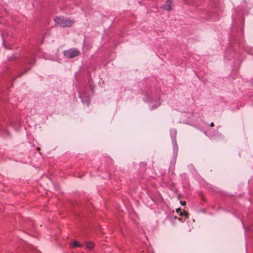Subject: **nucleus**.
Instances as JSON below:
<instances>
[{
  "instance_id": "obj_1",
  "label": "nucleus",
  "mask_w": 253,
  "mask_h": 253,
  "mask_svg": "<svg viewBox=\"0 0 253 253\" xmlns=\"http://www.w3.org/2000/svg\"><path fill=\"white\" fill-rule=\"evenodd\" d=\"M236 21L233 22L231 35L234 41L232 42L231 45L228 48L224 54V60H231V58H238L239 52V48H243L244 49V44L241 42L243 35L242 20L240 21V25L237 27L235 24Z\"/></svg>"
},
{
  "instance_id": "obj_2",
  "label": "nucleus",
  "mask_w": 253,
  "mask_h": 253,
  "mask_svg": "<svg viewBox=\"0 0 253 253\" xmlns=\"http://www.w3.org/2000/svg\"><path fill=\"white\" fill-rule=\"evenodd\" d=\"M57 26L61 27H70L74 23V20L64 17H56L54 19Z\"/></svg>"
},
{
  "instance_id": "obj_3",
  "label": "nucleus",
  "mask_w": 253,
  "mask_h": 253,
  "mask_svg": "<svg viewBox=\"0 0 253 253\" xmlns=\"http://www.w3.org/2000/svg\"><path fill=\"white\" fill-rule=\"evenodd\" d=\"M80 53V51L75 48H72L63 52L64 56L68 58H73L78 56Z\"/></svg>"
},
{
  "instance_id": "obj_4",
  "label": "nucleus",
  "mask_w": 253,
  "mask_h": 253,
  "mask_svg": "<svg viewBox=\"0 0 253 253\" xmlns=\"http://www.w3.org/2000/svg\"><path fill=\"white\" fill-rule=\"evenodd\" d=\"M170 133L171 139H172L173 153L175 155H177V153H178V145L176 143V139H175L176 135V133H177L176 130L175 129H171L170 130Z\"/></svg>"
},
{
  "instance_id": "obj_5",
  "label": "nucleus",
  "mask_w": 253,
  "mask_h": 253,
  "mask_svg": "<svg viewBox=\"0 0 253 253\" xmlns=\"http://www.w3.org/2000/svg\"><path fill=\"white\" fill-rule=\"evenodd\" d=\"M171 0H167L165 4L162 6V7L166 10L170 11L171 10Z\"/></svg>"
},
{
  "instance_id": "obj_6",
  "label": "nucleus",
  "mask_w": 253,
  "mask_h": 253,
  "mask_svg": "<svg viewBox=\"0 0 253 253\" xmlns=\"http://www.w3.org/2000/svg\"><path fill=\"white\" fill-rule=\"evenodd\" d=\"M85 245L86 248H87L89 250H91L94 247V243L91 242L87 241L85 243Z\"/></svg>"
},
{
  "instance_id": "obj_7",
  "label": "nucleus",
  "mask_w": 253,
  "mask_h": 253,
  "mask_svg": "<svg viewBox=\"0 0 253 253\" xmlns=\"http://www.w3.org/2000/svg\"><path fill=\"white\" fill-rule=\"evenodd\" d=\"M161 104V102L160 101V99H159L157 101L155 105L151 104L150 105V108L151 110H153L155 109L156 108L159 106Z\"/></svg>"
},
{
  "instance_id": "obj_8",
  "label": "nucleus",
  "mask_w": 253,
  "mask_h": 253,
  "mask_svg": "<svg viewBox=\"0 0 253 253\" xmlns=\"http://www.w3.org/2000/svg\"><path fill=\"white\" fill-rule=\"evenodd\" d=\"M71 246L72 248H76V247H81L82 245L78 243L77 241H75L71 245Z\"/></svg>"
},
{
  "instance_id": "obj_9",
  "label": "nucleus",
  "mask_w": 253,
  "mask_h": 253,
  "mask_svg": "<svg viewBox=\"0 0 253 253\" xmlns=\"http://www.w3.org/2000/svg\"><path fill=\"white\" fill-rule=\"evenodd\" d=\"M216 10L215 9V8H214L213 10H212L211 12H210V16L211 17V18L213 19V20H216L215 18H214L213 17V14L212 13L213 12H216Z\"/></svg>"
},
{
  "instance_id": "obj_10",
  "label": "nucleus",
  "mask_w": 253,
  "mask_h": 253,
  "mask_svg": "<svg viewBox=\"0 0 253 253\" xmlns=\"http://www.w3.org/2000/svg\"><path fill=\"white\" fill-rule=\"evenodd\" d=\"M179 215L181 216H183V215H184L185 216H187L186 213L185 212H180L179 213Z\"/></svg>"
},
{
  "instance_id": "obj_11",
  "label": "nucleus",
  "mask_w": 253,
  "mask_h": 253,
  "mask_svg": "<svg viewBox=\"0 0 253 253\" xmlns=\"http://www.w3.org/2000/svg\"><path fill=\"white\" fill-rule=\"evenodd\" d=\"M180 203L182 205H184V204H185V201H180Z\"/></svg>"
},
{
  "instance_id": "obj_12",
  "label": "nucleus",
  "mask_w": 253,
  "mask_h": 253,
  "mask_svg": "<svg viewBox=\"0 0 253 253\" xmlns=\"http://www.w3.org/2000/svg\"><path fill=\"white\" fill-rule=\"evenodd\" d=\"M213 125H214L213 123H211L210 124V126H213Z\"/></svg>"
},
{
  "instance_id": "obj_13",
  "label": "nucleus",
  "mask_w": 253,
  "mask_h": 253,
  "mask_svg": "<svg viewBox=\"0 0 253 253\" xmlns=\"http://www.w3.org/2000/svg\"><path fill=\"white\" fill-rule=\"evenodd\" d=\"M179 211H180V209H178L176 210L177 212H178Z\"/></svg>"
},
{
  "instance_id": "obj_14",
  "label": "nucleus",
  "mask_w": 253,
  "mask_h": 253,
  "mask_svg": "<svg viewBox=\"0 0 253 253\" xmlns=\"http://www.w3.org/2000/svg\"><path fill=\"white\" fill-rule=\"evenodd\" d=\"M37 150H38V151H39V150H40V148L39 147H37Z\"/></svg>"
},
{
  "instance_id": "obj_15",
  "label": "nucleus",
  "mask_w": 253,
  "mask_h": 253,
  "mask_svg": "<svg viewBox=\"0 0 253 253\" xmlns=\"http://www.w3.org/2000/svg\"><path fill=\"white\" fill-rule=\"evenodd\" d=\"M253 53V51H252V53L249 52L250 54H252Z\"/></svg>"
}]
</instances>
